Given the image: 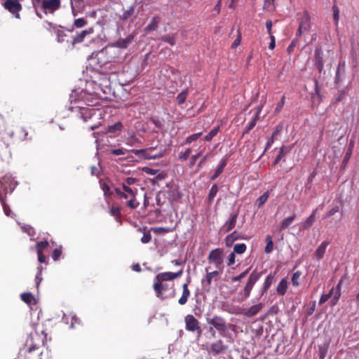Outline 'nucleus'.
<instances>
[{
    "instance_id": "nucleus-14",
    "label": "nucleus",
    "mask_w": 359,
    "mask_h": 359,
    "mask_svg": "<svg viewBox=\"0 0 359 359\" xmlns=\"http://www.w3.org/2000/svg\"><path fill=\"white\" fill-rule=\"evenodd\" d=\"M183 273V270L181 269L178 272L172 273V272H164L158 273L156 278V280H162V281H166V280H174L178 277H180Z\"/></svg>"
},
{
    "instance_id": "nucleus-5",
    "label": "nucleus",
    "mask_w": 359,
    "mask_h": 359,
    "mask_svg": "<svg viewBox=\"0 0 359 359\" xmlns=\"http://www.w3.org/2000/svg\"><path fill=\"white\" fill-rule=\"evenodd\" d=\"M260 276L261 274L257 273L256 271L250 273L243 290V295L238 299V302H243L250 296L255 284L259 279Z\"/></svg>"
},
{
    "instance_id": "nucleus-27",
    "label": "nucleus",
    "mask_w": 359,
    "mask_h": 359,
    "mask_svg": "<svg viewBox=\"0 0 359 359\" xmlns=\"http://www.w3.org/2000/svg\"><path fill=\"white\" fill-rule=\"evenodd\" d=\"M238 217V214H233L231 216V218L229 221H227L225 224L226 227V231H230L231 229H233L236 224V220Z\"/></svg>"
},
{
    "instance_id": "nucleus-43",
    "label": "nucleus",
    "mask_w": 359,
    "mask_h": 359,
    "mask_svg": "<svg viewBox=\"0 0 359 359\" xmlns=\"http://www.w3.org/2000/svg\"><path fill=\"white\" fill-rule=\"evenodd\" d=\"M219 130V128L215 127L213 129H212L209 133L205 137V140L207 142H210L217 134L218 133Z\"/></svg>"
},
{
    "instance_id": "nucleus-24",
    "label": "nucleus",
    "mask_w": 359,
    "mask_h": 359,
    "mask_svg": "<svg viewBox=\"0 0 359 359\" xmlns=\"http://www.w3.org/2000/svg\"><path fill=\"white\" fill-rule=\"evenodd\" d=\"M316 212V210H313L311 215L309 217H307L305 221H304L302 223V227H301L302 229H303V230L308 229L313 225V224L315 221Z\"/></svg>"
},
{
    "instance_id": "nucleus-10",
    "label": "nucleus",
    "mask_w": 359,
    "mask_h": 359,
    "mask_svg": "<svg viewBox=\"0 0 359 359\" xmlns=\"http://www.w3.org/2000/svg\"><path fill=\"white\" fill-rule=\"evenodd\" d=\"M226 348L227 346L224 344L223 341L219 339L211 344L210 347L207 348V351L209 354L217 355L223 353Z\"/></svg>"
},
{
    "instance_id": "nucleus-52",
    "label": "nucleus",
    "mask_w": 359,
    "mask_h": 359,
    "mask_svg": "<svg viewBox=\"0 0 359 359\" xmlns=\"http://www.w3.org/2000/svg\"><path fill=\"white\" fill-rule=\"evenodd\" d=\"M56 35L57 41L58 43H62L64 41V38L66 36V34L62 30L57 29L56 30Z\"/></svg>"
},
{
    "instance_id": "nucleus-2",
    "label": "nucleus",
    "mask_w": 359,
    "mask_h": 359,
    "mask_svg": "<svg viewBox=\"0 0 359 359\" xmlns=\"http://www.w3.org/2000/svg\"><path fill=\"white\" fill-rule=\"evenodd\" d=\"M90 65H93V68L96 72L102 75L100 79L95 82L97 83L100 86H107L109 83L107 74L112 73L114 69L111 61L107 57L106 51L102 50L95 55H93L90 58Z\"/></svg>"
},
{
    "instance_id": "nucleus-50",
    "label": "nucleus",
    "mask_w": 359,
    "mask_h": 359,
    "mask_svg": "<svg viewBox=\"0 0 359 359\" xmlns=\"http://www.w3.org/2000/svg\"><path fill=\"white\" fill-rule=\"evenodd\" d=\"M283 129V125L282 123H279L277 125L271 135L272 137L277 138L278 135L281 133Z\"/></svg>"
},
{
    "instance_id": "nucleus-58",
    "label": "nucleus",
    "mask_w": 359,
    "mask_h": 359,
    "mask_svg": "<svg viewBox=\"0 0 359 359\" xmlns=\"http://www.w3.org/2000/svg\"><path fill=\"white\" fill-rule=\"evenodd\" d=\"M37 250H41V252H42L43 249L46 248L48 246V243L47 241H43L36 243V244Z\"/></svg>"
},
{
    "instance_id": "nucleus-16",
    "label": "nucleus",
    "mask_w": 359,
    "mask_h": 359,
    "mask_svg": "<svg viewBox=\"0 0 359 359\" xmlns=\"http://www.w3.org/2000/svg\"><path fill=\"white\" fill-rule=\"evenodd\" d=\"M135 5L130 6L127 9L123 8V14L119 15V20H133L135 17Z\"/></svg>"
},
{
    "instance_id": "nucleus-28",
    "label": "nucleus",
    "mask_w": 359,
    "mask_h": 359,
    "mask_svg": "<svg viewBox=\"0 0 359 359\" xmlns=\"http://www.w3.org/2000/svg\"><path fill=\"white\" fill-rule=\"evenodd\" d=\"M91 32H92L91 29L89 31H88V30L81 31L79 34H76V36H75L73 38L72 43L74 44V43H78L82 42L83 39L86 37V36Z\"/></svg>"
},
{
    "instance_id": "nucleus-7",
    "label": "nucleus",
    "mask_w": 359,
    "mask_h": 359,
    "mask_svg": "<svg viewBox=\"0 0 359 359\" xmlns=\"http://www.w3.org/2000/svg\"><path fill=\"white\" fill-rule=\"evenodd\" d=\"M165 149H161L158 153L155 154H150V151L147 149H133L132 152L136 156H141L145 159H158L162 158L165 154Z\"/></svg>"
},
{
    "instance_id": "nucleus-51",
    "label": "nucleus",
    "mask_w": 359,
    "mask_h": 359,
    "mask_svg": "<svg viewBox=\"0 0 359 359\" xmlns=\"http://www.w3.org/2000/svg\"><path fill=\"white\" fill-rule=\"evenodd\" d=\"M161 39L171 46H174L175 44V39L172 36L165 35L161 37Z\"/></svg>"
},
{
    "instance_id": "nucleus-13",
    "label": "nucleus",
    "mask_w": 359,
    "mask_h": 359,
    "mask_svg": "<svg viewBox=\"0 0 359 359\" xmlns=\"http://www.w3.org/2000/svg\"><path fill=\"white\" fill-rule=\"evenodd\" d=\"M186 329L191 332L200 330L199 323L198 320L192 315H187L185 317Z\"/></svg>"
},
{
    "instance_id": "nucleus-9",
    "label": "nucleus",
    "mask_w": 359,
    "mask_h": 359,
    "mask_svg": "<svg viewBox=\"0 0 359 359\" xmlns=\"http://www.w3.org/2000/svg\"><path fill=\"white\" fill-rule=\"evenodd\" d=\"M20 0H6L4 3V7L10 13L15 15L17 18H20L19 11L21 10L22 6L19 3Z\"/></svg>"
},
{
    "instance_id": "nucleus-44",
    "label": "nucleus",
    "mask_w": 359,
    "mask_h": 359,
    "mask_svg": "<svg viewBox=\"0 0 359 359\" xmlns=\"http://www.w3.org/2000/svg\"><path fill=\"white\" fill-rule=\"evenodd\" d=\"M187 94H188V90H184L177 96V101L178 104L180 105L185 102V100L187 99Z\"/></svg>"
},
{
    "instance_id": "nucleus-29",
    "label": "nucleus",
    "mask_w": 359,
    "mask_h": 359,
    "mask_svg": "<svg viewBox=\"0 0 359 359\" xmlns=\"http://www.w3.org/2000/svg\"><path fill=\"white\" fill-rule=\"evenodd\" d=\"M239 238L238 233L236 231H233L231 234L228 235L225 239L226 245L227 247H231L235 241Z\"/></svg>"
},
{
    "instance_id": "nucleus-35",
    "label": "nucleus",
    "mask_w": 359,
    "mask_h": 359,
    "mask_svg": "<svg viewBox=\"0 0 359 359\" xmlns=\"http://www.w3.org/2000/svg\"><path fill=\"white\" fill-rule=\"evenodd\" d=\"M122 128H123V124L120 121H118V122L115 123L114 124L109 126L107 130L109 133H115L116 132L121 131Z\"/></svg>"
},
{
    "instance_id": "nucleus-47",
    "label": "nucleus",
    "mask_w": 359,
    "mask_h": 359,
    "mask_svg": "<svg viewBox=\"0 0 359 359\" xmlns=\"http://www.w3.org/2000/svg\"><path fill=\"white\" fill-rule=\"evenodd\" d=\"M285 156V152L284 151V147H282L280 149L279 154L276 156V157L274 159L273 165L278 163Z\"/></svg>"
},
{
    "instance_id": "nucleus-3",
    "label": "nucleus",
    "mask_w": 359,
    "mask_h": 359,
    "mask_svg": "<svg viewBox=\"0 0 359 359\" xmlns=\"http://www.w3.org/2000/svg\"><path fill=\"white\" fill-rule=\"evenodd\" d=\"M342 280H340L338 284L333 287L327 294H323L320 299L319 304H323L326 302L330 298V305L334 306L337 304L340 296H341V284Z\"/></svg>"
},
{
    "instance_id": "nucleus-15",
    "label": "nucleus",
    "mask_w": 359,
    "mask_h": 359,
    "mask_svg": "<svg viewBox=\"0 0 359 359\" xmlns=\"http://www.w3.org/2000/svg\"><path fill=\"white\" fill-rule=\"evenodd\" d=\"M71 8L74 16H76L81 13L84 8V0H70Z\"/></svg>"
},
{
    "instance_id": "nucleus-38",
    "label": "nucleus",
    "mask_w": 359,
    "mask_h": 359,
    "mask_svg": "<svg viewBox=\"0 0 359 359\" xmlns=\"http://www.w3.org/2000/svg\"><path fill=\"white\" fill-rule=\"evenodd\" d=\"M266 245L264 248V252L266 253H270L272 252L273 248V243L272 240V237L271 236H267L266 238Z\"/></svg>"
},
{
    "instance_id": "nucleus-62",
    "label": "nucleus",
    "mask_w": 359,
    "mask_h": 359,
    "mask_svg": "<svg viewBox=\"0 0 359 359\" xmlns=\"http://www.w3.org/2000/svg\"><path fill=\"white\" fill-rule=\"evenodd\" d=\"M285 96H283L281 100L278 102L277 106L275 109L276 112L280 111V110L283 109V107L285 104Z\"/></svg>"
},
{
    "instance_id": "nucleus-34",
    "label": "nucleus",
    "mask_w": 359,
    "mask_h": 359,
    "mask_svg": "<svg viewBox=\"0 0 359 359\" xmlns=\"http://www.w3.org/2000/svg\"><path fill=\"white\" fill-rule=\"evenodd\" d=\"M218 192V187L217 184H213L208 194L207 198L208 202L211 203Z\"/></svg>"
},
{
    "instance_id": "nucleus-39",
    "label": "nucleus",
    "mask_w": 359,
    "mask_h": 359,
    "mask_svg": "<svg viewBox=\"0 0 359 359\" xmlns=\"http://www.w3.org/2000/svg\"><path fill=\"white\" fill-rule=\"evenodd\" d=\"M20 297L21 299L27 304H32L34 301V297L31 292L22 293Z\"/></svg>"
},
{
    "instance_id": "nucleus-41",
    "label": "nucleus",
    "mask_w": 359,
    "mask_h": 359,
    "mask_svg": "<svg viewBox=\"0 0 359 359\" xmlns=\"http://www.w3.org/2000/svg\"><path fill=\"white\" fill-rule=\"evenodd\" d=\"M128 199L126 205L130 208L135 209L139 206L140 203L136 200V197H129Z\"/></svg>"
},
{
    "instance_id": "nucleus-56",
    "label": "nucleus",
    "mask_w": 359,
    "mask_h": 359,
    "mask_svg": "<svg viewBox=\"0 0 359 359\" xmlns=\"http://www.w3.org/2000/svg\"><path fill=\"white\" fill-rule=\"evenodd\" d=\"M86 24V20H84L83 18H78L76 20H75L74 21V26L77 28H81V27H83V26H85Z\"/></svg>"
},
{
    "instance_id": "nucleus-33",
    "label": "nucleus",
    "mask_w": 359,
    "mask_h": 359,
    "mask_svg": "<svg viewBox=\"0 0 359 359\" xmlns=\"http://www.w3.org/2000/svg\"><path fill=\"white\" fill-rule=\"evenodd\" d=\"M275 281V274H273V273H269L265 280H264V285L263 286L264 287V290H268L271 285L273 283V282Z\"/></svg>"
},
{
    "instance_id": "nucleus-45",
    "label": "nucleus",
    "mask_w": 359,
    "mask_h": 359,
    "mask_svg": "<svg viewBox=\"0 0 359 359\" xmlns=\"http://www.w3.org/2000/svg\"><path fill=\"white\" fill-rule=\"evenodd\" d=\"M202 135V133H197L192 134L187 137L185 144H191L192 142L196 141Z\"/></svg>"
},
{
    "instance_id": "nucleus-55",
    "label": "nucleus",
    "mask_w": 359,
    "mask_h": 359,
    "mask_svg": "<svg viewBox=\"0 0 359 359\" xmlns=\"http://www.w3.org/2000/svg\"><path fill=\"white\" fill-rule=\"evenodd\" d=\"M201 155H202V151H199L197 154H196L195 155H193L190 159L189 166L193 167L195 165L196 161L198 159V158L200 157Z\"/></svg>"
},
{
    "instance_id": "nucleus-59",
    "label": "nucleus",
    "mask_w": 359,
    "mask_h": 359,
    "mask_svg": "<svg viewBox=\"0 0 359 359\" xmlns=\"http://www.w3.org/2000/svg\"><path fill=\"white\" fill-rule=\"evenodd\" d=\"M0 201L2 204L4 212L6 214V215L10 216L11 209H10L9 206L5 203V201L2 197H1V201Z\"/></svg>"
},
{
    "instance_id": "nucleus-8",
    "label": "nucleus",
    "mask_w": 359,
    "mask_h": 359,
    "mask_svg": "<svg viewBox=\"0 0 359 359\" xmlns=\"http://www.w3.org/2000/svg\"><path fill=\"white\" fill-rule=\"evenodd\" d=\"M207 323L212 325L219 332H225L227 330L226 323L220 316H215L212 318H207Z\"/></svg>"
},
{
    "instance_id": "nucleus-49",
    "label": "nucleus",
    "mask_w": 359,
    "mask_h": 359,
    "mask_svg": "<svg viewBox=\"0 0 359 359\" xmlns=\"http://www.w3.org/2000/svg\"><path fill=\"white\" fill-rule=\"evenodd\" d=\"M249 271H250V269H248L247 270H245V271L242 272L238 276L232 277L231 280L233 282H237V281L241 280L243 278H244L248 275Z\"/></svg>"
},
{
    "instance_id": "nucleus-11",
    "label": "nucleus",
    "mask_w": 359,
    "mask_h": 359,
    "mask_svg": "<svg viewBox=\"0 0 359 359\" xmlns=\"http://www.w3.org/2000/svg\"><path fill=\"white\" fill-rule=\"evenodd\" d=\"M208 259L218 268L223 262L222 250L219 248L212 250L209 254Z\"/></svg>"
},
{
    "instance_id": "nucleus-1",
    "label": "nucleus",
    "mask_w": 359,
    "mask_h": 359,
    "mask_svg": "<svg viewBox=\"0 0 359 359\" xmlns=\"http://www.w3.org/2000/svg\"><path fill=\"white\" fill-rule=\"evenodd\" d=\"M69 102L74 105L69 107V110L74 111L76 116L85 122L98 111L92 107L93 99L83 90H74L69 96Z\"/></svg>"
},
{
    "instance_id": "nucleus-53",
    "label": "nucleus",
    "mask_w": 359,
    "mask_h": 359,
    "mask_svg": "<svg viewBox=\"0 0 359 359\" xmlns=\"http://www.w3.org/2000/svg\"><path fill=\"white\" fill-rule=\"evenodd\" d=\"M339 206L335 205L332 207L323 217V219L328 218L332 215H334L335 213H337L339 211Z\"/></svg>"
},
{
    "instance_id": "nucleus-21",
    "label": "nucleus",
    "mask_w": 359,
    "mask_h": 359,
    "mask_svg": "<svg viewBox=\"0 0 359 359\" xmlns=\"http://www.w3.org/2000/svg\"><path fill=\"white\" fill-rule=\"evenodd\" d=\"M323 55V50L320 48H317L315 50V65L320 71L323 69L324 65Z\"/></svg>"
},
{
    "instance_id": "nucleus-12",
    "label": "nucleus",
    "mask_w": 359,
    "mask_h": 359,
    "mask_svg": "<svg viewBox=\"0 0 359 359\" xmlns=\"http://www.w3.org/2000/svg\"><path fill=\"white\" fill-rule=\"evenodd\" d=\"M162 280H156L154 284V290L156 292V296L161 299H164L168 297L165 295L163 292L168 288L167 283H163Z\"/></svg>"
},
{
    "instance_id": "nucleus-57",
    "label": "nucleus",
    "mask_w": 359,
    "mask_h": 359,
    "mask_svg": "<svg viewBox=\"0 0 359 359\" xmlns=\"http://www.w3.org/2000/svg\"><path fill=\"white\" fill-rule=\"evenodd\" d=\"M109 212L111 215L117 217L121 214V208L118 206H112Z\"/></svg>"
},
{
    "instance_id": "nucleus-54",
    "label": "nucleus",
    "mask_w": 359,
    "mask_h": 359,
    "mask_svg": "<svg viewBox=\"0 0 359 359\" xmlns=\"http://www.w3.org/2000/svg\"><path fill=\"white\" fill-rule=\"evenodd\" d=\"M151 240V235L149 231H144V235L141 238L142 243H148Z\"/></svg>"
},
{
    "instance_id": "nucleus-30",
    "label": "nucleus",
    "mask_w": 359,
    "mask_h": 359,
    "mask_svg": "<svg viewBox=\"0 0 359 359\" xmlns=\"http://www.w3.org/2000/svg\"><path fill=\"white\" fill-rule=\"evenodd\" d=\"M295 218L296 215L294 214L293 215L284 219L280 224V229L283 230L288 228L290 226V224L294 222Z\"/></svg>"
},
{
    "instance_id": "nucleus-63",
    "label": "nucleus",
    "mask_w": 359,
    "mask_h": 359,
    "mask_svg": "<svg viewBox=\"0 0 359 359\" xmlns=\"http://www.w3.org/2000/svg\"><path fill=\"white\" fill-rule=\"evenodd\" d=\"M151 121L159 129H161L163 127L162 122L157 118H151Z\"/></svg>"
},
{
    "instance_id": "nucleus-36",
    "label": "nucleus",
    "mask_w": 359,
    "mask_h": 359,
    "mask_svg": "<svg viewBox=\"0 0 359 359\" xmlns=\"http://www.w3.org/2000/svg\"><path fill=\"white\" fill-rule=\"evenodd\" d=\"M345 69V62H340L338 65L337 72H336V81H339L341 79V76L343 75Z\"/></svg>"
},
{
    "instance_id": "nucleus-19",
    "label": "nucleus",
    "mask_w": 359,
    "mask_h": 359,
    "mask_svg": "<svg viewBox=\"0 0 359 359\" xmlns=\"http://www.w3.org/2000/svg\"><path fill=\"white\" fill-rule=\"evenodd\" d=\"M134 39L133 35L130 34L126 39H119L114 46L121 48H126L130 44Z\"/></svg>"
},
{
    "instance_id": "nucleus-25",
    "label": "nucleus",
    "mask_w": 359,
    "mask_h": 359,
    "mask_svg": "<svg viewBox=\"0 0 359 359\" xmlns=\"http://www.w3.org/2000/svg\"><path fill=\"white\" fill-rule=\"evenodd\" d=\"M287 290V281L285 278H283L276 286V292L279 295L283 296L285 294Z\"/></svg>"
},
{
    "instance_id": "nucleus-31",
    "label": "nucleus",
    "mask_w": 359,
    "mask_h": 359,
    "mask_svg": "<svg viewBox=\"0 0 359 359\" xmlns=\"http://www.w3.org/2000/svg\"><path fill=\"white\" fill-rule=\"evenodd\" d=\"M226 165V161L225 159L222 160L217 168V169L215 170L214 175L211 177L212 180H215L217 177H219V175L223 172L225 166Z\"/></svg>"
},
{
    "instance_id": "nucleus-42",
    "label": "nucleus",
    "mask_w": 359,
    "mask_h": 359,
    "mask_svg": "<svg viewBox=\"0 0 359 359\" xmlns=\"http://www.w3.org/2000/svg\"><path fill=\"white\" fill-rule=\"evenodd\" d=\"M191 153V149L190 148H187L184 151H181L179 154L178 159L181 161H185L187 160L188 157Z\"/></svg>"
},
{
    "instance_id": "nucleus-22",
    "label": "nucleus",
    "mask_w": 359,
    "mask_h": 359,
    "mask_svg": "<svg viewBox=\"0 0 359 359\" xmlns=\"http://www.w3.org/2000/svg\"><path fill=\"white\" fill-rule=\"evenodd\" d=\"M330 243L328 241H323L316 249L315 252V257L317 260H320L326 251V248L328 246Z\"/></svg>"
},
{
    "instance_id": "nucleus-64",
    "label": "nucleus",
    "mask_w": 359,
    "mask_h": 359,
    "mask_svg": "<svg viewBox=\"0 0 359 359\" xmlns=\"http://www.w3.org/2000/svg\"><path fill=\"white\" fill-rule=\"evenodd\" d=\"M61 254H62L61 250L57 249V248L53 250V255H52L53 259L55 261L57 260L60 258Z\"/></svg>"
},
{
    "instance_id": "nucleus-4",
    "label": "nucleus",
    "mask_w": 359,
    "mask_h": 359,
    "mask_svg": "<svg viewBox=\"0 0 359 359\" xmlns=\"http://www.w3.org/2000/svg\"><path fill=\"white\" fill-rule=\"evenodd\" d=\"M18 182L14 180L11 175H6L0 180V201H1V194H7L12 193Z\"/></svg>"
},
{
    "instance_id": "nucleus-6",
    "label": "nucleus",
    "mask_w": 359,
    "mask_h": 359,
    "mask_svg": "<svg viewBox=\"0 0 359 359\" xmlns=\"http://www.w3.org/2000/svg\"><path fill=\"white\" fill-rule=\"evenodd\" d=\"M39 3L47 13H53L60 8V0H37Z\"/></svg>"
},
{
    "instance_id": "nucleus-26",
    "label": "nucleus",
    "mask_w": 359,
    "mask_h": 359,
    "mask_svg": "<svg viewBox=\"0 0 359 359\" xmlns=\"http://www.w3.org/2000/svg\"><path fill=\"white\" fill-rule=\"evenodd\" d=\"M121 187L123 189V191H124L127 195V199L129 197H136L137 189H133L130 187H128L126 183H122Z\"/></svg>"
},
{
    "instance_id": "nucleus-60",
    "label": "nucleus",
    "mask_w": 359,
    "mask_h": 359,
    "mask_svg": "<svg viewBox=\"0 0 359 359\" xmlns=\"http://www.w3.org/2000/svg\"><path fill=\"white\" fill-rule=\"evenodd\" d=\"M137 181V179L135 178V177H127L124 182H123L122 183H126V184L128 186V187H130L134 184H135Z\"/></svg>"
},
{
    "instance_id": "nucleus-61",
    "label": "nucleus",
    "mask_w": 359,
    "mask_h": 359,
    "mask_svg": "<svg viewBox=\"0 0 359 359\" xmlns=\"http://www.w3.org/2000/svg\"><path fill=\"white\" fill-rule=\"evenodd\" d=\"M109 153L116 156L124 155L126 154L123 149H111Z\"/></svg>"
},
{
    "instance_id": "nucleus-46",
    "label": "nucleus",
    "mask_w": 359,
    "mask_h": 359,
    "mask_svg": "<svg viewBox=\"0 0 359 359\" xmlns=\"http://www.w3.org/2000/svg\"><path fill=\"white\" fill-rule=\"evenodd\" d=\"M257 119V114L253 118V119L249 123V124L245 127L244 133H249L256 125Z\"/></svg>"
},
{
    "instance_id": "nucleus-17",
    "label": "nucleus",
    "mask_w": 359,
    "mask_h": 359,
    "mask_svg": "<svg viewBox=\"0 0 359 359\" xmlns=\"http://www.w3.org/2000/svg\"><path fill=\"white\" fill-rule=\"evenodd\" d=\"M218 273H219L217 271L207 273L206 276L201 281L203 288L205 290H209L212 279L215 278Z\"/></svg>"
},
{
    "instance_id": "nucleus-23",
    "label": "nucleus",
    "mask_w": 359,
    "mask_h": 359,
    "mask_svg": "<svg viewBox=\"0 0 359 359\" xmlns=\"http://www.w3.org/2000/svg\"><path fill=\"white\" fill-rule=\"evenodd\" d=\"M182 289H183L182 294L178 300V303L180 305H184L187 302L188 299L191 295L190 291L188 288V283L183 284Z\"/></svg>"
},
{
    "instance_id": "nucleus-32",
    "label": "nucleus",
    "mask_w": 359,
    "mask_h": 359,
    "mask_svg": "<svg viewBox=\"0 0 359 359\" xmlns=\"http://www.w3.org/2000/svg\"><path fill=\"white\" fill-rule=\"evenodd\" d=\"M160 22V18L158 17H154L151 21V22L147 26V31H154L158 27V24Z\"/></svg>"
},
{
    "instance_id": "nucleus-20",
    "label": "nucleus",
    "mask_w": 359,
    "mask_h": 359,
    "mask_svg": "<svg viewBox=\"0 0 359 359\" xmlns=\"http://www.w3.org/2000/svg\"><path fill=\"white\" fill-rule=\"evenodd\" d=\"M310 16L308 12L305 11L301 18L299 26L301 29H304V31H309L311 27L310 23Z\"/></svg>"
},
{
    "instance_id": "nucleus-40",
    "label": "nucleus",
    "mask_w": 359,
    "mask_h": 359,
    "mask_svg": "<svg viewBox=\"0 0 359 359\" xmlns=\"http://www.w3.org/2000/svg\"><path fill=\"white\" fill-rule=\"evenodd\" d=\"M247 249L246 245L244 243H237L233 247V252L237 254H243L245 252Z\"/></svg>"
},
{
    "instance_id": "nucleus-18",
    "label": "nucleus",
    "mask_w": 359,
    "mask_h": 359,
    "mask_svg": "<svg viewBox=\"0 0 359 359\" xmlns=\"http://www.w3.org/2000/svg\"><path fill=\"white\" fill-rule=\"evenodd\" d=\"M263 308V304L259 303L258 304L253 305L250 306L249 309H246L243 314L247 317H253L257 315Z\"/></svg>"
},
{
    "instance_id": "nucleus-48",
    "label": "nucleus",
    "mask_w": 359,
    "mask_h": 359,
    "mask_svg": "<svg viewBox=\"0 0 359 359\" xmlns=\"http://www.w3.org/2000/svg\"><path fill=\"white\" fill-rule=\"evenodd\" d=\"M301 274H302V273L300 271H296L292 274L291 281H292V283L293 285H294V286L299 285L298 280L299 279Z\"/></svg>"
},
{
    "instance_id": "nucleus-37",
    "label": "nucleus",
    "mask_w": 359,
    "mask_h": 359,
    "mask_svg": "<svg viewBox=\"0 0 359 359\" xmlns=\"http://www.w3.org/2000/svg\"><path fill=\"white\" fill-rule=\"evenodd\" d=\"M269 196V193L268 191H266L257 198L256 204L258 206V208H261L266 203Z\"/></svg>"
}]
</instances>
